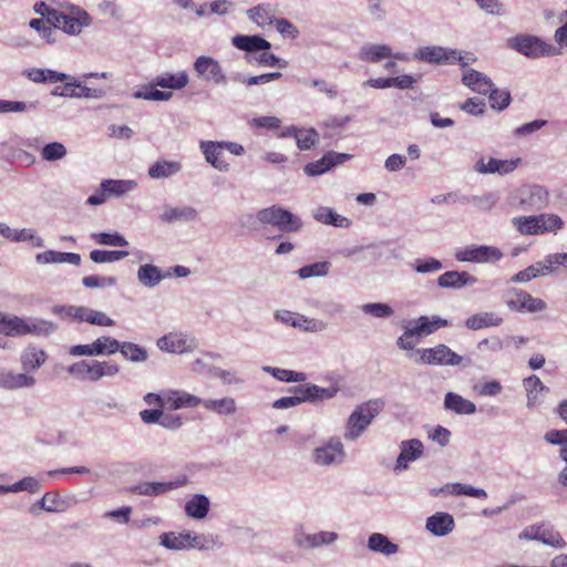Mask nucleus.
I'll list each match as a JSON object with an SVG mask.
<instances>
[{
	"label": "nucleus",
	"instance_id": "obj_14",
	"mask_svg": "<svg viewBox=\"0 0 567 567\" xmlns=\"http://www.w3.org/2000/svg\"><path fill=\"white\" fill-rule=\"evenodd\" d=\"M502 256L503 254L498 248L491 246H470L455 254L458 261L471 262L497 261Z\"/></svg>",
	"mask_w": 567,
	"mask_h": 567
},
{
	"label": "nucleus",
	"instance_id": "obj_39",
	"mask_svg": "<svg viewBox=\"0 0 567 567\" xmlns=\"http://www.w3.org/2000/svg\"><path fill=\"white\" fill-rule=\"evenodd\" d=\"M209 501L204 495H195L185 505V512L189 517L202 519L207 516Z\"/></svg>",
	"mask_w": 567,
	"mask_h": 567
},
{
	"label": "nucleus",
	"instance_id": "obj_56",
	"mask_svg": "<svg viewBox=\"0 0 567 567\" xmlns=\"http://www.w3.org/2000/svg\"><path fill=\"white\" fill-rule=\"evenodd\" d=\"M412 268L419 274H433L443 268V264L435 258H419L412 264Z\"/></svg>",
	"mask_w": 567,
	"mask_h": 567
},
{
	"label": "nucleus",
	"instance_id": "obj_19",
	"mask_svg": "<svg viewBox=\"0 0 567 567\" xmlns=\"http://www.w3.org/2000/svg\"><path fill=\"white\" fill-rule=\"evenodd\" d=\"M200 150L205 159L219 172H227L229 164L223 158L224 147L221 142L204 141L200 143Z\"/></svg>",
	"mask_w": 567,
	"mask_h": 567
},
{
	"label": "nucleus",
	"instance_id": "obj_11",
	"mask_svg": "<svg viewBox=\"0 0 567 567\" xmlns=\"http://www.w3.org/2000/svg\"><path fill=\"white\" fill-rule=\"evenodd\" d=\"M68 372L79 380L95 382L106 374V364L90 358L71 364Z\"/></svg>",
	"mask_w": 567,
	"mask_h": 567
},
{
	"label": "nucleus",
	"instance_id": "obj_43",
	"mask_svg": "<svg viewBox=\"0 0 567 567\" xmlns=\"http://www.w3.org/2000/svg\"><path fill=\"white\" fill-rule=\"evenodd\" d=\"M423 443L417 439L403 441L396 461H415L422 456Z\"/></svg>",
	"mask_w": 567,
	"mask_h": 567
},
{
	"label": "nucleus",
	"instance_id": "obj_45",
	"mask_svg": "<svg viewBox=\"0 0 567 567\" xmlns=\"http://www.w3.org/2000/svg\"><path fill=\"white\" fill-rule=\"evenodd\" d=\"M524 385L527 391V405L533 408L539 403L538 394L545 390L540 379L536 375H530L524 380Z\"/></svg>",
	"mask_w": 567,
	"mask_h": 567
},
{
	"label": "nucleus",
	"instance_id": "obj_59",
	"mask_svg": "<svg viewBox=\"0 0 567 567\" xmlns=\"http://www.w3.org/2000/svg\"><path fill=\"white\" fill-rule=\"evenodd\" d=\"M156 85L152 84L150 87H145L134 93V97L143 99L148 101H167L172 97V92L159 91L155 89Z\"/></svg>",
	"mask_w": 567,
	"mask_h": 567
},
{
	"label": "nucleus",
	"instance_id": "obj_36",
	"mask_svg": "<svg viewBox=\"0 0 567 567\" xmlns=\"http://www.w3.org/2000/svg\"><path fill=\"white\" fill-rule=\"evenodd\" d=\"M498 195L496 193H487L481 196H462L460 204L473 205L478 210L489 212L497 203Z\"/></svg>",
	"mask_w": 567,
	"mask_h": 567
},
{
	"label": "nucleus",
	"instance_id": "obj_1",
	"mask_svg": "<svg viewBox=\"0 0 567 567\" xmlns=\"http://www.w3.org/2000/svg\"><path fill=\"white\" fill-rule=\"evenodd\" d=\"M56 330V326L48 320L39 318H20L17 316L4 317L0 326V333L8 337L25 334L49 336Z\"/></svg>",
	"mask_w": 567,
	"mask_h": 567
},
{
	"label": "nucleus",
	"instance_id": "obj_18",
	"mask_svg": "<svg viewBox=\"0 0 567 567\" xmlns=\"http://www.w3.org/2000/svg\"><path fill=\"white\" fill-rule=\"evenodd\" d=\"M120 351L121 354L132 362H144L147 360V351L132 342H118L109 338V355Z\"/></svg>",
	"mask_w": 567,
	"mask_h": 567
},
{
	"label": "nucleus",
	"instance_id": "obj_33",
	"mask_svg": "<svg viewBox=\"0 0 567 567\" xmlns=\"http://www.w3.org/2000/svg\"><path fill=\"white\" fill-rule=\"evenodd\" d=\"M503 322V319L493 312H480L470 316L465 326L471 330H480L483 328L498 327Z\"/></svg>",
	"mask_w": 567,
	"mask_h": 567
},
{
	"label": "nucleus",
	"instance_id": "obj_4",
	"mask_svg": "<svg viewBox=\"0 0 567 567\" xmlns=\"http://www.w3.org/2000/svg\"><path fill=\"white\" fill-rule=\"evenodd\" d=\"M256 220L262 226H272L282 233H296L303 226L302 220L291 212L272 205L257 212Z\"/></svg>",
	"mask_w": 567,
	"mask_h": 567
},
{
	"label": "nucleus",
	"instance_id": "obj_53",
	"mask_svg": "<svg viewBox=\"0 0 567 567\" xmlns=\"http://www.w3.org/2000/svg\"><path fill=\"white\" fill-rule=\"evenodd\" d=\"M296 141L299 150L307 151L318 143L319 134L315 128H300Z\"/></svg>",
	"mask_w": 567,
	"mask_h": 567
},
{
	"label": "nucleus",
	"instance_id": "obj_63",
	"mask_svg": "<svg viewBox=\"0 0 567 567\" xmlns=\"http://www.w3.org/2000/svg\"><path fill=\"white\" fill-rule=\"evenodd\" d=\"M339 388L332 385L329 388H321L316 384H311L312 402L330 400L337 395Z\"/></svg>",
	"mask_w": 567,
	"mask_h": 567
},
{
	"label": "nucleus",
	"instance_id": "obj_46",
	"mask_svg": "<svg viewBox=\"0 0 567 567\" xmlns=\"http://www.w3.org/2000/svg\"><path fill=\"white\" fill-rule=\"evenodd\" d=\"M188 543V549L196 548L199 550H209L218 544V537L212 534H196L189 532Z\"/></svg>",
	"mask_w": 567,
	"mask_h": 567
},
{
	"label": "nucleus",
	"instance_id": "obj_50",
	"mask_svg": "<svg viewBox=\"0 0 567 567\" xmlns=\"http://www.w3.org/2000/svg\"><path fill=\"white\" fill-rule=\"evenodd\" d=\"M246 60L248 63H257L259 65L265 66H279V68H286L288 65V62L286 60L280 59L279 56L275 55L274 53H269L267 51H262L259 55H246Z\"/></svg>",
	"mask_w": 567,
	"mask_h": 567
},
{
	"label": "nucleus",
	"instance_id": "obj_38",
	"mask_svg": "<svg viewBox=\"0 0 567 567\" xmlns=\"http://www.w3.org/2000/svg\"><path fill=\"white\" fill-rule=\"evenodd\" d=\"M182 169L179 162L157 161L148 168V175L152 178H166L175 175Z\"/></svg>",
	"mask_w": 567,
	"mask_h": 567
},
{
	"label": "nucleus",
	"instance_id": "obj_30",
	"mask_svg": "<svg viewBox=\"0 0 567 567\" xmlns=\"http://www.w3.org/2000/svg\"><path fill=\"white\" fill-rule=\"evenodd\" d=\"M317 461H336L337 458H343V444L337 439H330L327 444L315 450Z\"/></svg>",
	"mask_w": 567,
	"mask_h": 567
},
{
	"label": "nucleus",
	"instance_id": "obj_61",
	"mask_svg": "<svg viewBox=\"0 0 567 567\" xmlns=\"http://www.w3.org/2000/svg\"><path fill=\"white\" fill-rule=\"evenodd\" d=\"M333 167V162H331L328 155H323L320 159L316 162H311L305 166V173L308 176H318Z\"/></svg>",
	"mask_w": 567,
	"mask_h": 567
},
{
	"label": "nucleus",
	"instance_id": "obj_24",
	"mask_svg": "<svg viewBox=\"0 0 567 567\" xmlns=\"http://www.w3.org/2000/svg\"><path fill=\"white\" fill-rule=\"evenodd\" d=\"M412 324L413 331L411 333H416L417 338L430 336L440 328L447 327L449 321L446 319L434 316L429 318L426 316H421L415 321L410 322Z\"/></svg>",
	"mask_w": 567,
	"mask_h": 567
},
{
	"label": "nucleus",
	"instance_id": "obj_26",
	"mask_svg": "<svg viewBox=\"0 0 567 567\" xmlns=\"http://www.w3.org/2000/svg\"><path fill=\"white\" fill-rule=\"evenodd\" d=\"M392 56V49L386 44H364L358 54L361 61L378 63Z\"/></svg>",
	"mask_w": 567,
	"mask_h": 567
},
{
	"label": "nucleus",
	"instance_id": "obj_52",
	"mask_svg": "<svg viewBox=\"0 0 567 567\" xmlns=\"http://www.w3.org/2000/svg\"><path fill=\"white\" fill-rule=\"evenodd\" d=\"M330 264L328 261H319L301 267L297 272L301 279L310 277H323L329 272Z\"/></svg>",
	"mask_w": 567,
	"mask_h": 567
},
{
	"label": "nucleus",
	"instance_id": "obj_28",
	"mask_svg": "<svg viewBox=\"0 0 567 567\" xmlns=\"http://www.w3.org/2000/svg\"><path fill=\"white\" fill-rule=\"evenodd\" d=\"M426 528L436 536H444L454 528V519L447 513H436L427 518Z\"/></svg>",
	"mask_w": 567,
	"mask_h": 567
},
{
	"label": "nucleus",
	"instance_id": "obj_37",
	"mask_svg": "<svg viewBox=\"0 0 567 567\" xmlns=\"http://www.w3.org/2000/svg\"><path fill=\"white\" fill-rule=\"evenodd\" d=\"M248 18L257 25L264 28L275 22L274 10L270 4H258L247 10Z\"/></svg>",
	"mask_w": 567,
	"mask_h": 567
},
{
	"label": "nucleus",
	"instance_id": "obj_22",
	"mask_svg": "<svg viewBox=\"0 0 567 567\" xmlns=\"http://www.w3.org/2000/svg\"><path fill=\"white\" fill-rule=\"evenodd\" d=\"M477 279L466 271L451 270L442 274L437 278V285L441 288L461 289L467 285H474Z\"/></svg>",
	"mask_w": 567,
	"mask_h": 567
},
{
	"label": "nucleus",
	"instance_id": "obj_23",
	"mask_svg": "<svg viewBox=\"0 0 567 567\" xmlns=\"http://www.w3.org/2000/svg\"><path fill=\"white\" fill-rule=\"evenodd\" d=\"M235 48L246 51L247 55L258 51H268L271 47L270 42L259 35H235L231 39Z\"/></svg>",
	"mask_w": 567,
	"mask_h": 567
},
{
	"label": "nucleus",
	"instance_id": "obj_29",
	"mask_svg": "<svg viewBox=\"0 0 567 567\" xmlns=\"http://www.w3.org/2000/svg\"><path fill=\"white\" fill-rule=\"evenodd\" d=\"M47 360L44 350L29 346L21 353L20 362L25 371H37Z\"/></svg>",
	"mask_w": 567,
	"mask_h": 567
},
{
	"label": "nucleus",
	"instance_id": "obj_55",
	"mask_svg": "<svg viewBox=\"0 0 567 567\" xmlns=\"http://www.w3.org/2000/svg\"><path fill=\"white\" fill-rule=\"evenodd\" d=\"M292 327L300 328L309 332H321L328 327L327 322L319 319H309L302 315L297 318V321L292 322Z\"/></svg>",
	"mask_w": 567,
	"mask_h": 567
},
{
	"label": "nucleus",
	"instance_id": "obj_44",
	"mask_svg": "<svg viewBox=\"0 0 567 567\" xmlns=\"http://www.w3.org/2000/svg\"><path fill=\"white\" fill-rule=\"evenodd\" d=\"M66 154L65 145L60 142H51L40 148L41 158L47 162L63 159Z\"/></svg>",
	"mask_w": 567,
	"mask_h": 567
},
{
	"label": "nucleus",
	"instance_id": "obj_54",
	"mask_svg": "<svg viewBox=\"0 0 567 567\" xmlns=\"http://www.w3.org/2000/svg\"><path fill=\"white\" fill-rule=\"evenodd\" d=\"M361 310L365 315H370L375 318H390L394 315L393 308L388 303L382 302L364 303L361 307Z\"/></svg>",
	"mask_w": 567,
	"mask_h": 567
},
{
	"label": "nucleus",
	"instance_id": "obj_57",
	"mask_svg": "<svg viewBox=\"0 0 567 567\" xmlns=\"http://www.w3.org/2000/svg\"><path fill=\"white\" fill-rule=\"evenodd\" d=\"M489 95L491 106L492 109L503 111L511 103V93L507 90H498L494 86L492 91L487 93Z\"/></svg>",
	"mask_w": 567,
	"mask_h": 567
},
{
	"label": "nucleus",
	"instance_id": "obj_64",
	"mask_svg": "<svg viewBox=\"0 0 567 567\" xmlns=\"http://www.w3.org/2000/svg\"><path fill=\"white\" fill-rule=\"evenodd\" d=\"M275 27L277 31L288 39H296L299 35L298 29L287 19L280 18L275 20Z\"/></svg>",
	"mask_w": 567,
	"mask_h": 567
},
{
	"label": "nucleus",
	"instance_id": "obj_10",
	"mask_svg": "<svg viewBox=\"0 0 567 567\" xmlns=\"http://www.w3.org/2000/svg\"><path fill=\"white\" fill-rule=\"evenodd\" d=\"M156 344L161 351L176 354L192 352L197 348L196 339L184 332H169L161 337Z\"/></svg>",
	"mask_w": 567,
	"mask_h": 567
},
{
	"label": "nucleus",
	"instance_id": "obj_16",
	"mask_svg": "<svg viewBox=\"0 0 567 567\" xmlns=\"http://www.w3.org/2000/svg\"><path fill=\"white\" fill-rule=\"evenodd\" d=\"M188 483L186 475H179L169 482H144L132 488L134 493L146 496H158L175 488L185 486Z\"/></svg>",
	"mask_w": 567,
	"mask_h": 567
},
{
	"label": "nucleus",
	"instance_id": "obj_62",
	"mask_svg": "<svg viewBox=\"0 0 567 567\" xmlns=\"http://www.w3.org/2000/svg\"><path fill=\"white\" fill-rule=\"evenodd\" d=\"M41 489V483L39 480L27 476L20 480L19 482L12 484V493H19L27 491L31 494H34Z\"/></svg>",
	"mask_w": 567,
	"mask_h": 567
},
{
	"label": "nucleus",
	"instance_id": "obj_21",
	"mask_svg": "<svg viewBox=\"0 0 567 567\" xmlns=\"http://www.w3.org/2000/svg\"><path fill=\"white\" fill-rule=\"evenodd\" d=\"M462 82L472 91L483 95H486L494 86L492 80L487 75L474 69H467L464 71Z\"/></svg>",
	"mask_w": 567,
	"mask_h": 567
},
{
	"label": "nucleus",
	"instance_id": "obj_51",
	"mask_svg": "<svg viewBox=\"0 0 567 567\" xmlns=\"http://www.w3.org/2000/svg\"><path fill=\"white\" fill-rule=\"evenodd\" d=\"M38 102L0 100V113H24L38 107Z\"/></svg>",
	"mask_w": 567,
	"mask_h": 567
},
{
	"label": "nucleus",
	"instance_id": "obj_2",
	"mask_svg": "<svg viewBox=\"0 0 567 567\" xmlns=\"http://www.w3.org/2000/svg\"><path fill=\"white\" fill-rule=\"evenodd\" d=\"M382 409V402L370 400L358 405L349 415L343 436L348 441H354L362 435L373 419Z\"/></svg>",
	"mask_w": 567,
	"mask_h": 567
},
{
	"label": "nucleus",
	"instance_id": "obj_5",
	"mask_svg": "<svg viewBox=\"0 0 567 567\" xmlns=\"http://www.w3.org/2000/svg\"><path fill=\"white\" fill-rule=\"evenodd\" d=\"M413 59L435 65L454 64L458 62L463 68L470 62L475 61V58L472 56L464 58L458 50L440 45L420 47L413 53Z\"/></svg>",
	"mask_w": 567,
	"mask_h": 567
},
{
	"label": "nucleus",
	"instance_id": "obj_12",
	"mask_svg": "<svg viewBox=\"0 0 567 567\" xmlns=\"http://www.w3.org/2000/svg\"><path fill=\"white\" fill-rule=\"evenodd\" d=\"M55 312L60 315L62 319L106 326V316L103 312L95 311L83 306H63L56 308Z\"/></svg>",
	"mask_w": 567,
	"mask_h": 567
},
{
	"label": "nucleus",
	"instance_id": "obj_58",
	"mask_svg": "<svg viewBox=\"0 0 567 567\" xmlns=\"http://www.w3.org/2000/svg\"><path fill=\"white\" fill-rule=\"evenodd\" d=\"M540 234L546 231H555L564 225L563 219L555 214H542L537 216Z\"/></svg>",
	"mask_w": 567,
	"mask_h": 567
},
{
	"label": "nucleus",
	"instance_id": "obj_3",
	"mask_svg": "<svg viewBox=\"0 0 567 567\" xmlns=\"http://www.w3.org/2000/svg\"><path fill=\"white\" fill-rule=\"evenodd\" d=\"M51 25L70 35H78L82 29L91 24V17L81 7L74 4L62 6L56 12L51 13Z\"/></svg>",
	"mask_w": 567,
	"mask_h": 567
},
{
	"label": "nucleus",
	"instance_id": "obj_17",
	"mask_svg": "<svg viewBox=\"0 0 567 567\" xmlns=\"http://www.w3.org/2000/svg\"><path fill=\"white\" fill-rule=\"evenodd\" d=\"M35 384V379L28 373H18L13 370H0V389L4 390H19L24 388H32Z\"/></svg>",
	"mask_w": 567,
	"mask_h": 567
},
{
	"label": "nucleus",
	"instance_id": "obj_15",
	"mask_svg": "<svg viewBox=\"0 0 567 567\" xmlns=\"http://www.w3.org/2000/svg\"><path fill=\"white\" fill-rule=\"evenodd\" d=\"M519 163H520V158L498 159V158L489 157L486 161L484 157H481L475 163L474 171L478 174L505 175V174L514 172L517 168Z\"/></svg>",
	"mask_w": 567,
	"mask_h": 567
},
{
	"label": "nucleus",
	"instance_id": "obj_35",
	"mask_svg": "<svg viewBox=\"0 0 567 567\" xmlns=\"http://www.w3.org/2000/svg\"><path fill=\"white\" fill-rule=\"evenodd\" d=\"M368 547L372 551L381 553L390 556L399 550V546L392 543L386 536L380 533H374L369 537Z\"/></svg>",
	"mask_w": 567,
	"mask_h": 567
},
{
	"label": "nucleus",
	"instance_id": "obj_25",
	"mask_svg": "<svg viewBox=\"0 0 567 567\" xmlns=\"http://www.w3.org/2000/svg\"><path fill=\"white\" fill-rule=\"evenodd\" d=\"M312 217L322 224L332 225L334 227L348 228L351 220L344 216L337 214L332 208L320 206L312 212Z\"/></svg>",
	"mask_w": 567,
	"mask_h": 567
},
{
	"label": "nucleus",
	"instance_id": "obj_27",
	"mask_svg": "<svg viewBox=\"0 0 567 567\" xmlns=\"http://www.w3.org/2000/svg\"><path fill=\"white\" fill-rule=\"evenodd\" d=\"M444 408L456 414H474L476 412V405L472 401L454 392L445 394Z\"/></svg>",
	"mask_w": 567,
	"mask_h": 567
},
{
	"label": "nucleus",
	"instance_id": "obj_47",
	"mask_svg": "<svg viewBox=\"0 0 567 567\" xmlns=\"http://www.w3.org/2000/svg\"><path fill=\"white\" fill-rule=\"evenodd\" d=\"M162 544L169 549H188L189 532L185 533H165L162 535Z\"/></svg>",
	"mask_w": 567,
	"mask_h": 567
},
{
	"label": "nucleus",
	"instance_id": "obj_40",
	"mask_svg": "<svg viewBox=\"0 0 567 567\" xmlns=\"http://www.w3.org/2000/svg\"><path fill=\"white\" fill-rule=\"evenodd\" d=\"M188 83V76L185 72H179L176 74H165L154 79L153 84L156 86L178 90L183 89Z\"/></svg>",
	"mask_w": 567,
	"mask_h": 567
},
{
	"label": "nucleus",
	"instance_id": "obj_8",
	"mask_svg": "<svg viewBox=\"0 0 567 567\" xmlns=\"http://www.w3.org/2000/svg\"><path fill=\"white\" fill-rule=\"evenodd\" d=\"M504 299L507 307L515 311L535 313L544 311L547 308L543 299L535 298L530 293L516 288L506 290Z\"/></svg>",
	"mask_w": 567,
	"mask_h": 567
},
{
	"label": "nucleus",
	"instance_id": "obj_31",
	"mask_svg": "<svg viewBox=\"0 0 567 567\" xmlns=\"http://www.w3.org/2000/svg\"><path fill=\"white\" fill-rule=\"evenodd\" d=\"M161 217L167 223L195 221L198 218V212L192 206L171 207Z\"/></svg>",
	"mask_w": 567,
	"mask_h": 567
},
{
	"label": "nucleus",
	"instance_id": "obj_7",
	"mask_svg": "<svg viewBox=\"0 0 567 567\" xmlns=\"http://www.w3.org/2000/svg\"><path fill=\"white\" fill-rule=\"evenodd\" d=\"M419 362L429 365L456 367L463 363V357L454 352L446 344H437L434 348L419 349Z\"/></svg>",
	"mask_w": 567,
	"mask_h": 567
},
{
	"label": "nucleus",
	"instance_id": "obj_6",
	"mask_svg": "<svg viewBox=\"0 0 567 567\" xmlns=\"http://www.w3.org/2000/svg\"><path fill=\"white\" fill-rule=\"evenodd\" d=\"M508 44L520 54L532 59L555 54V48L553 45L533 35H516L508 40Z\"/></svg>",
	"mask_w": 567,
	"mask_h": 567
},
{
	"label": "nucleus",
	"instance_id": "obj_49",
	"mask_svg": "<svg viewBox=\"0 0 567 567\" xmlns=\"http://www.w3.org/2000/svg\"><path fill=\"white\" fill-rule=\"evenodd\" d=\"M512 223L522 235L540 234L537 216L515 217Z\"/></svg>",
	"mask_w": 567,
	"mask_h": 567
},
{
	"label": "nucleus",
	"instance_id": "obj_20",
	"mask_svg": "<svg viewBox=\"0 0 567 567\" xmlns=\"http://www.w3.org/2000/svg\"><path fill=\"white\" fill-rule=\"evenodd\" d=\"M202 404V399L182 390H166V406L172 410L195 408Z\"/></svg>",
	"mask_w": 567,
	"mask_h": 567
},
{
	"label": "nucleus",
	"instance_id": "obj_41",
	"mask_svg": "<svg viewBox=\"0 0 567 567\" xmlns=\"http://www.w3.org/2000/svg\"><path fill=\"white\" fill-rule=\"evenodd\" d=\"M28 78L35 83H56L66 80L69 75L49 69H32L28 72Z\"/></svg>",
	"mask_w": 567,
	"mask_h": 567
},
{
	"label": "nucleus",
	"instance_id": "obj_34",
	"mask_svg": "<svg viewBox=\"0 0 567 567\" xmlns=\"http://www.w3.org/2000/svg\"><path fill=\"white\" fill-rule=\"evenodd\" d=\"M105 349H106V337H100L91 344L72 346L69 349V354L72 357H82V355L93 357V355L104 353Z\"/></svg>",
	"mask_w": 567,
	"mask_h": 567
},
{
	"label": "nucleus",
	"instance_id": "obj_60",
	"mask_svg": "<svg viewBox=\"0 0 567 567\" xmlns=\"http://www.w3.org/2000/svg\"><path fill=\"white\" fill-rule=\"evenodd\" d=\"M136 185V182L131 179H109V196L121 197L135 189Z\"/></svg>",
	"mask_w": 567,
	"mask_h": 567
},
{
	"label": "nucleus",
	"instance_id": "obj_42",
	"mask_svg": "<svg viewBox=\"0 0 567 567\" xmlns=\"http://www.w3.org/2000/svg\"><path fill=\"white\" fill-rule=\"evenodd\" d=\"M138 281L146 287H155L158 285L164 276L158 267L153 265H143L137 271Z\"/></svg>",
	"mask_w": 567,
	"mask_h": 567
},
{
	"label": "nucleus",
	"instance_id": "obj_13",
	"mask_svg": "<svg viewBox=\"0 0 567 567\" xmlns=\"http://www.w3.org/2000/svg\"><path fill=\"white\" fill-rule=\"evenodd\" d=\"M194 70L199 78L215 84H226V75L217 60L200 55L194 62Z\"/></svg>",
	"mask_w": 567,
	"mask_h": 567
},
{
	"label": "nucleus",
	"instance_id": "obj_48",
	"mask_svg": "<svg viewBox=\"0 0 567 567\" xmlns=\"http://www.w3.org/2000/svg\"><path fill=\"white\" fill-rule=\"evenodd\" d=\"M337 534L333 532H320L317 534L305 535L299 543L303 546L315 548L322 545H328L337 539Z\"/></svg>",
	"mask_w": 567,
	"mask_h": 567
},
{
	"label": "nucleus",
	"instance_id": "obj_9",
	"mask_svg": "<svg viewBox=\"0 0 567 567\" xmlns=\"http://www.w3.org/2000/svg\"><path fill=\"white\" fill-rule=\"evenodd\" d=\"M518 537L525 540H539L555 548H561L565 545L560 534L545 523L526 526Z\"/></svg>",
	"mask_w": 567,
	"mask_h": 567
},
{
	"label": "nucleus",
	"instance_id": "obj_32",
	"mask_svg": "<svg viewBox=\"0 0 567 567\" xmlns=\"http://www.w3.org/2000/svg\"><path fill=\"white\" fill-rule=\"evenodd\" d=\"M202 405L219 415H233L237 411L236 401L230 396L202 400Z\"/></svg>",
	"mask_w": 567,
	"mask_h": 567
}]
</instances>
